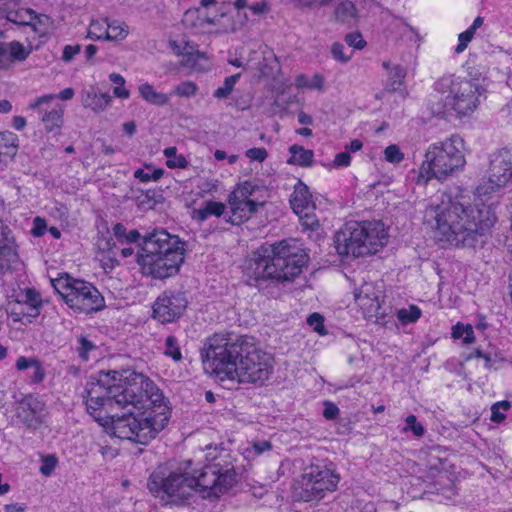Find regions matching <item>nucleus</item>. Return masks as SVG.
I'll list each match as a JSON object with an SVG mask.
<instances>
[{"instance_id": "obj_1", "label": "nucleus", "mask_w": 512, "mask_h": 512, "mask_svg": "<svg viewBox=\"0 0 512 512\" xmlns=\"http://www.w3.org/2000/svg\"><path fill=\"white\" fill-rule=\"evenodd\" d=\"M105 406L127 408L128 413L110 418L112 434L120 439L146 445L165 428L170 412L164 396L153 381L141 373L125 370L101 371L88 383L86 407L101 425L108 422Z\"/></svg>"}, {"instance_id": "obj_2", "label": "nucleus", "mask_w": 512, "mask_h": 512, "mask_svg": "<svg viewBox=\"0 0 512 512\" xmlns=\"http://www.w3.org/2000/svg\"><path fill=\"white\" fill-rule=\"evenodd\" d=\"M424 221L437 241L456 247H476L485 242L496 217L486 205H471L441 193L426 207Z\"/></svg>"}, {"instance_id": "obj_3", "label": "nucleus", "mask_w": 512, "mask_h": 512, "mask_svg": "<svg viewBox=\"0 0 512 512\" xmlns=\"http://www.w3.org/2000/svg\"><path fill=\"white\" fill-rule=\"evenodd\" d=\"M273 364V356L250 337L229 342L216 334L205 343L204 369L221 381L227 379L261 386L270 378Z\"/></svg>"}, {"instance_id": "obj_4", "label": "nucleus", "mask_w": 512, "mask_h": 512, "mask_svg": "<svg viewBox=\"0 0 512 512\" xmlns=\"http://www.w3.org/2000/svg\"><path fill=\"white\" fill-rule=\"evenodd\" d=\"M307 262V254L296 240H283L262 246L245 262L244 272L250 280L292 281Z\"/></svg>"}, {"instance_id": "obj_5", "label": "nucleus", "mask_w": 512, "mask_h": 512, "mask_svg": "<svg viewBox=\"0 0 512 512\" xmlns=\"http://www.w3.org/2000/svg\"><path fill=\"white\" fill-rule=\"evenodd\" d=\"M184 243L178 236L156 230L143 238L137 262L144 275L164 279L175 275L184 261Z\"/></svg>"}, {"instance_id": "obj_6", "label": "nucleus", "mask_w": 512, "mask_h": 512, "mask_svg": "<svg viewBox=\"0 0 512 512\" xmlns=\"http://www.w3.org/2000/svg\"><path fill=\"white\" fill-rule=\"evenodd\" d=\"M463 149L464 141L458 135L431 144L419 169L418 184L426 185L432 178L444 181L461 171L466 164Z\"/></svg>"}, {"instance_id": "obj_7", "label": "nucleus", "mask_w": 512, "mask_h": 512, "mask_svg": "<svg viewBox=\"0 0 512 512\" xmlns=\"http://www.w3.org/2000/svg\"><path fill=\"white\" fill-rule=\"evenodd\" d=\"M387 240V231L380 221L350 222L334 236L337 253L354 258L377 253Z\"/></svg>"}, {"instance_id": "obj_8", "label": "nucleus", "mask_w": 512, "mask_h": 512, "mask_svg": "<svg viewBox=\"0 0 512 512\" xmlns=\"http://www.w3.org/2000/svg\"><path fill=\"white\" fill-rule=\"evenodd\" d=\"M434 88L443 102V110L438 109L437 113L454 112L457 117L469 116L480 103L479 85L467 78L443 75L435 82Z\"/></svg>"}, {"instance_id": "obj_9", "label": "nucleus", "mask_w": 512, "mask_h": 512, "mask_svg": "<svg viewBox=\"0 0 512 512\" xmlns=\"http://www.w3.org/2000/svg\"><path fill=\"white\" fill-rule=\"evenodd\" d=\"M65 303L75 312L92 313L104 307V297L91 283L62 276L53 282Z\"/></svg>"}, {"instance_id": "obj_10", "label": "nucleus", "mask_w": 512, "mask_h": 512, "mask_svg": "<svg viewBox=\"0 0 512 512\" xmlns=\"http://www.w3.org/2000/svg\"><path fill=\"white\" fill-rule=\"evenodd\" d=\"M190 466L191 462L188 461L185 467H179L165 477L160 476L159 473L152 474L149 482L150 491L158 496L163 493L173 504H181L188 500L194 493L195 485L192 474L188 472Z\"/></svg>"}, {"instance_id": "obj_11", "label": "nucleus", "mask_w": 512, "mask_h": 512, "mask_svg": "<svg viewBox=\"0 0 512 512\" xmlns=\"http://www.w3.org/2000/svg\"><path fill=\"white\" fill-rule=\"evenodd\" d=\"M339 474L326 465H312L306 469L300 480L298 496L305 502L320 500L326 492L336 490Z\"/></svg>"}, {"instance_id": "obj_12", "label": "nucleus", "mask_w": 512, "mask_h": 512, "mask_svg": "<svg viewBox=\"0 0 512 512\" xmlns=\"http://www.w3.org/2000/svg\"><path fill=\"white\" fill-rule=\"evenodd\" d=\"M194 478V492H198L203 498L216 499L226 493L236 482L233 469L222 470L219 464H210L202 468Z\"/></svg>"}, {"instance_id": "obj_13", "label": "nucleus", "mask_w": 512, "mask_h": 512, "mask_svg": "<svg viewBox=\"0 0 512 512\" xmlns=\"http://www.w3.org/2000/svg\"><path fill=\"white\" fill-rule=\"evenodd\" d=\"M487 181L477 187L480 195L489 194L504 187L512 178V158L508 151L492 155L486 175Z\"/></svg>"}, {"instance_id": "obj_14", "label": "nucleus", "mask_w": 512, "mask_h": 512, "mask_svg": "<svg viewBox=\"0 0 512 512\" xmlns=\"http://www.w3.org/2000/svg\"><path fill=\"white\" fill-rule=\"evenodd\" d=\"M55 94H47L36 98L29 104V108L38 111L46 132L58 135L64 123V106L52 102Z\"/></svg>"}, {"instance_id": "obj_15", "label": "nucleus", "mask_w": 512, "mask_h": 512, "mask_svg": "<svg viewBox=\"0 0 512 512\" xmlns=\"http://www.w3.org/2000/svg\"><path fill=\"white\" fill-rule=\"evenodd\" d=\"M188 301L182 292H163L153 305V315L162 323L179 318L187 307Z\"/></svg>"}, {"instance_id": "obj_16", "label": "nucleus", "mask_w": 512, "mask_h": 512, "mask_svg": "<svg viewBox=\"0 0 512 512\" xmlns=\"http://www.w3.org/2000/svg\"><path fill=\"white\" fill-rule=\"evenodd\" d=\"M354 298L365 317H378L381 309L382 289L372 282H365L354 291Z\"/></svg>"}, {"instance_id": "obj_17", "label": "nucleus", "mask_w": 512, "mask_h": 512, "mask_svg": "<svg viewBox=\"0 0 512 512\" xmlns=\"http://www.w3.org/2000/svg\"><path fill=\"white\" fill-rule=\"evenodd\" d=\"M44 404L33 395L25 396L18 404L17 418L29 428H37L41 422Z\"/></svg>"}, {"instance_id": "obj_18", "label": "nucleus", "mask_w": 512, "mask_h": 512, "mask_svg": "<svg viewBox=\"0 0 512 512\" xmlns=\"http://www.w3.org/2000/svg\"><path fill=\"white\" fill-rule=\"evenodd\" d=\"M18 259L17 245L10 228L0 219V270Z\"/></svg>"}, {"instance_id": "obj_19", "label": "nucleus", "mask_w": 512, "mask_h": 512, "mask_svg": "<svg viewBox=\"0 0 512 512\" xmlns=\"http://www.w3.org/2000/svg\"><path fill=\"white\" fill-rule=\"evenodd\" d=\"M228 203L231 216L227 221L233 225H239L242 222L248 220L251 215L257 211V208L263 205V203H258L251 199H236L234 196L230 195L228 198Z\"/></svg>"}, {"instance_id": "obj_20", "label": "nucleus", "mask_w": 512, "mask_h": 512, "mask_svg": "<svg viewBox=\"0 0 512 512\" xmlns=\"http://www.w3.org/2000/svg\"><path fill=\"white\" fill-rule=\"evenodd\" d=\"M30 51L18 41L0 43V69H8L14 62H22Z\"/></svg>"}, {"instance_id": "obj_21", "label": "nucleus", "mask_w": 512, "mask_h": 512, "mask_svg": "<svg viewBox=\"0 0 512 512\" xmlns=\"http://www.w3.org/2000/svg\"><path fill=\"white\" fill-rule=\"evenodd\" d=\"M19 304L26 306L20 312H14L15 315H23V317L36 318L40 314V308L43 304L38 291L33 288L25 289L20 295Z\"/></svg>"}, {"instance_id": "obj_22", "label": "nucleus", "mask_w": 512, "mask_h": 512, "mask_svg": "<svg viewBox=\"0 0 512 512\" xmlns=\"http://www.w3.org/2000/svg\"><path fill=\"white\" fill-rule=\"evenodd\" d=\"M182 22L195 33H206L209 26L216 24L214 18L203 15L199 8L188 9L184 13Z\"/></svg>"}, {"instance_id": "obj_23", "label": "nucleus", "mask_w": 512, "mask_h": 512, "mask_svg": "<svg viewBox=\"0 0 512 512\" xmlns=\"http://www.w3.org/2000/svg\"><path fill=\"white\" fill-rule=\"evenodd\" d=\"M290 204L296 214H301L307 209H315V204L312 201V195L308 187L302 181H298L295 185L290 198Z\"/></svg>"}, {"instance_id": "obj_24", "label": "nucleus", "mask_w": 512, "mask_h": 512, "mask_svg": "<svg viewBox=\"0 0 512 512\" xmlns=\"http://www.w3.org/2000/svg\"><path fill=\"white\" fill-rule=\"evenodd\" d=\"M111 101L112 97L108 93L98 94L94 89L82 94L83 106L91 108L94 112H101L105 110Z\"/></svg>"}, {"instance_id": "obj_25", "label": "nucleus", "mask_w": 512, "mask_h": 512, "mask_svg": "<svg viewBox=\"0 0 512 512\" xmlns=\"http://www.w3.org/2000/svg\"><path fill=\"white\" fill-rule=\"evenodd\" d=\"M225 211V205L222 202L206 201L203 205L192 211V218L199 222H203L210 216L220 217Z\"/></svg>"}, {"instance_id": "obj_26", "label": "nucleus", "mask_w": 512, "mask_h": 512, "mask_svg": "<svg viewBox=\"0 0 512 512\" xmlns=\"http://www.w3.org/2000/svg\"><path fill=\"white\" fill-rule=\"evenodd\" d=\"M19 148L18 136L11 131L0 132V157L4 156L13 160Z\"/></svg>"}, {"instance_id": "obj_27", "label": "nucleus", "mask_w": 512, "mask_h": 512, "mask_svg": "<svg viewBox=\"0 0 512 512\" xmlns=\"http://www.w3.org/2000/svg\"><path fill=\"white\" fill-rule=\"evenodd\" d=\"M291 157L288 159L289 164L301 167H309L313 163L314 153L312 150L305 149L303 146L294 144L289 148Z\"/></svg>"}, {"instance_id": "obj_28", "label": "nucleus", "mask_w": 512, "mask_h": 512, "mask_svg": "<svg viewBox=\"0 0 512 512\" xmlns=\"http://www.w3.org/2000/svg\"><path fill=\"white\" fill-rule=\"evenodd\" d=\"M382 67L388 72V80L391 90H396L402 85L406 77V69L399 64H394L389 60L382 62Z\"/></svg>"}, {"instance_id": "obj_29", "label": "nucleus", "mask_w": 512, "mask_h": 512, "mask_svg": "<svg viewBox=\"0 0 512 512\" xmlns=\"http://www.w3.org/2000/svg\"><path fill=\"white\" fill-rule=\"evenodd\" d=\"M138 91L141 97L152 105L163 106L169 101L167 94L157 92L154 87L148 83L141 84L138 87Z\"/></svg>"}, {"instance_id": "obj_30", "label": "nucleus", "mask_w": 512, "mask_h": 512, "mask_svg": "<svg viewBox=\"0 0 512 512\" xmlns=\"http://www.w3.org/2000/svg\"><path fill=\"white\" fill-rule=\"evenodd\" d=\"M335 18L342 23H350L357 18V9L353 2H340L334 11Z\"/></svg>"}, {"instance_id": "obj_31", "label": "nucleus", "mask_w": 512, "mask_h": 512, "mask_svg": "<svg viewBox=\"0 0 512 512\" xmlns=\"http://www.w3.org/2000/svg\"><path fill=\"white\" fill-rule=\"evenodd\" d=\"M109 28L106 34V40L108 41H122L129 34V27L126 23L108 19Z\"/></svg>"}, {"instance_id": "obj_32", "label": "nucleus", "mask_w": 512, "mask_h": 512, "mask_svg": "<svg viewBox=\"0 0 512 512\" xmlns=\"http://www.w3.org/2000/svg\"><path fill=\"white\" fill-rule=\"evenodd\" d=\"M108 28L107 18L92 20L88 28V37L93 40H106Z\"/></svg>"}, {"instance_id": "obj_33", "label": "nucleus", "mask_w": 512, "mask_h": 512, "mask_svg": "<svg viewBox=\"0 0 512 512\" xmlns=\"http://www.w3.org/2000/svg\"><path fill=\"white\" fill-rule=\"evenodd\" d=\"M15 367L18 371H24L27 369L35 370V379L39 380L42 375V365L36 358H27L21 356L17 359Z\"/></svg>"}, {"instance_id": "obj_34", "label": "nucleus", "mask_w": 512, "mask_h": 512, "mask_svg": "<svg viewBox=\"0 0 512 512\" xmlns=\"http://www.w3.org/2000/svg\"><path fill=\"white\" fill-rule=\"evenodd\" d=\"M397 319L404 325L416 322L421 317V309L416 305L399 309L396 313Z\"/></svg>"}, {"instance_id": "obj_35", "label": "nucleus", "mask_w": 512, "mask_h": 512, "mask_svg": "<svg viewBox=\"0 0 512 512\" xmlns=\"http://www.w3.org/2000/svg\"><path fill=\"white\" fill-rule=\"evenodd\" d=\"M240 76H241V74L237 73V74L231 75L229 77H226L223 85L214 91L213 96L216 99L228 98L229 95L232 93L234 86L237 83V81L239 80Z\"/></svg>"}, {"instance_id": "obj_36", "label": "nucleus", "mask_w": 512, "mask_h": 512, "mask_svg": "<svg viewBox=\"0 0 512 512\" xmlns=\"http://www.w3.org/2000/svg\"><path fill=\"white\" fill-rule=\"evenodd\" d=\"M452 336L455 339L462 338L465 344H472L475 341L473 327L469 324L457 323L452 328Z\"/></svg>"}, {"instance_id": "obj_37", "label": "nucleus", "mask_w": 512, "mask_h": 512, "mask_svg": "<svg viewBox=\"0 0 512 512\" xmlns=\"http://www.w3.org/2000/svg\"><path fill=\"white\" fill-rule=\"evenodd\" d=\"M176 152V147H167L164 149L163 153L167 158V166L169 168H186L188 161L183 155H177Z\"/></svg>"}, {"instance_id": "obj_38", "label": "nucleus", "mask_w": 512, "mask_h": 512, "mask_svg": "<svg viewBox=\"0 0 512 512\" xmlns=\"http://www.w3.org/2000/svg\"><path fill=\"white\" fill-rule=\"evenodd\" d=\"M315 209H307L304 210L301 214H297L299 216L301 225L306 230L314 231L319 227V220L314 213Z\"/></svg>"}, {"instance_id": "obj_39", "label": "nucleus", "mask_w": 512, "mask_h": 512, "mask_svg": "<svg viewBox=\"0 0 512 512\" xmlns=\"http://www.w3.org/2000/svg\"><path fill=\"white\" fill-rule=\"evenodd\" d=\"M331 54L336 61L347 63L351 59L353 51L346 49L342 43L335 42L331 46Z\"/></svg>"}, {"instance_id": "obj_40", "label": "nucleus", "mask_w": 512, "mask_h": 512, "mask_svg": "<svg viewBox=\"0 0 512 512\" xmlns=\"http://www.w3.org/2000/svg\"><path fill=\"white\" fill-rule=\"evenodd\" d=\"M511 407L509 401H500L492 405L491 407V421L499 423L505 419V412Z\"/></svg>"}, {"instance_id": "obj_41", "label": "nucleus", "mask_w": 512, "mask_h": 512, "mask_svg": "<svg viewBox=\"0 0 512 512\" xmlns=\"http://www.w3.org/2000/svg\"><path fill=\"white\" fill-rule=\"evenodd\" d=\"M198 91L197 85L192 81H184L175 86L173 93L179 97H192Z\"/></svg>"}, {"instance_id": "obj_42", "label": "nucleus", "mask_w": 512, "mask_h": 512, "mask_svg": "<svg viewBox=\"0 0 512 512\" xmlns=\"http://www.w3.org/2000/svg\"><path fill=\"white\" fill-rule=\"evenodd\" d=\"M165 355L172 357L173 360L179 361L182 358L177 339L173 335H169L165 340Z\"/></svg>"}, {"instance_id": "obj_43", "label": "nucleus", "mask_w": 512, "mask_h": 512, "mask_svg": "<svg viewBox=\"0 0 512 512\" xmlns=\"http://www.w3.org/2000/svg\"><path fill=\"white\" fill-rule=\"evenodd\" d=\"M255 191V186L250 182H244L238 185L230 194V196H234V198L239 199H250V196Z\"/></svg>"}, {"instance_id": "obj_44", "label": "nucleus", "mask_w": 512, "mask_h": 512, "mask_svg": "<svg viewBox=\"0 0 512 512\" xmlns=\"http://www.w3.org/2000/svg\"><path fill=\"white\" fill-rule=\"evenodd\" d=\"M405 422L406 426L403 428V432L412 431V433L417 437H421L424 435V427L421 423L417 421L415 415L407 416Z\"/></svg>"}, {"instance_id": "obj_45", "label": "nucleus", "mask_w": 512, "mask_h": 512, "mask_svg": "<svg viewBox=\"0 0 512 512\" xmlns=\"http://www.w3.org/2000/svg\"><path fill=\"white\" fill-rule=\"evenodd\" d=\"M384 156L386 161L393 164H398L404 159V154L401 152L400 148L395 144L386 147V149L384 150Z\"/></svg>"}, {"instance_id": "obj_46", "label": "nucleus", "mask_w": 512, "mask_h": 512, "mask_svg": "<svg viewBox=\"0 0 512 512\" xmlns=\"http://www.w3.org/2000/svg\"><path fill=\"white\" fill-rule=\"evenodd\" d=\"M345 42L353 48L363 49L366 46V41L363 39L359 32L348 33L345 36Z\"/></svg>"}, {"instance_id": "obj_47", "label": "nucleus", "mask_w": 512, "mask_h": 512, "mask_svg": "<svg viewBox=\"0 0 512 512\" xmlns=\"http://www.w3.org/2000/svg\"><path fill=\"white\" fill-rule=\"evenodd\" d=\"M271 448H272L271 442L264 440V441L253 442L251 448H248L246 450V452L248 453V455L254 454L255 456H259L262 453H264L265 451L271 450Z\"/></svg>"}, {"instance_id": "obj_48", "label": "nucleus", "mask_w": 512, "mask_h": 512, "mask_svg": "<svg viewBox=\"0 0 512 512\" xmlns=\"http://www.w3.org/2000/svg\"><path fill=\"white\" fill-rule=\"evenodd\" d=\"M56 464H57V460L53 455L45 456L42 459V465L40 466V472L44 476H49L55 469Z\"/></svg>"}, {"instance_id": "obj_49", "label": "nucleus", "mask_w": 512, "mask_h": 512, "mask_svg": "<svg viewBox=\"0 0 512 512\" xmlns=\"http://www.w3.org/2000/svg\"><path fill=\"white\" fill-rule=\"evenodd\" d=\"M246 156L252 161L263 162L267 158L268 152L264 147L251 148L246 151Z\"/></svg>"}, {"instance_id": "obj_50", "label": "nucleus", "mask_w": 512, "mask_h": 512, "mask_svg": "<svg viewBox=\"0 0 512 512\" xmlns=\"http://www.w3.org/2000/svg\"><path fill=\"white\" fill-rule=\"evenodd\" d=\"M323 321L324 319L319 313H313L307 319V323L310 326H312L316 332L320 334L324 333Z\"/></svg>"}, {"instance_id": "obj_51", "label": "nucleus", "mask_w": 512, "mask_h": 512, "mask_svg": "<svg viewBox=\"0 0 512 512\" xmlns=\"http://www.w3.org/2000/svg\"><path fill=\"white\" fill-rule=\"evenodd\" d=\"M81 46L80 45H66L63 49L62 60L65 62H70L74 58L75 55L80 53Z\"/></svg>"}, {"instance_id": "obj_52", "label": "nucleus", "mask_w": 512, "mask_h": 512, "mask_svg": "<svg viewBox=\"0 0 512 512\" xmlns=\"http://www.w3.org/2000/svg\"><path fill=\"white\" fill-rule=\"evenodd\" d=\"M473 39V37L470 36V32H462L458 36V45L455 48V52L457 54L462 53L468 46V43Z\"/></svg>"}, {"instance_id": "obj_53", "label": "nucleus", "mask_w": 512, "mask_h": 512, "mask_svg": "<svg viewBox=\"0 0 512 512\" xmlns=\"http://www.w3.org/2000/svg\"><path fill=\"white\" fill-rule=\"evenodd\" d=\"M338 414H339V408L334 403H331V402L325 403V407L323 410V416L327 420L335 419L338 416Z\"/></svg>"}, {"instance_id": "obj_54", "label": "nucleus", "mask_w": 512, "mask_h": 512, "mask_svg": "<svg viewBox=\"0 0 512 512\" xmlns=\"http://www.w3.org/2000/svg\"><path fill=\"white\" fill-rule=\"evenodd\" d=\"M45 231H46L45 220L40 217H36L34 219V226L32 228L31 233L35 237H40V236L44 235Z\"/></svg>"}, {"instance_id": "obj_55", "label": "nucleus", "mask_w": 512, "mask_h": 512, "mask_svg": "<svg viewBox=\"0 0 512 512\" xmlns=\"http://www.w3.org/2000/svg\"><path fill=\"white\" fill-rule=\"evenodd\" d=\"M351 162V156L349 152H341L336 154L334 158V165L337 167H347L350 165Z\"/></svg>"}, {"instance_id": "obj_56", "label": "nucleus", "mask_w": 512, "mask_h": 512, "mask_svg": "<svg viewBox=\"0 0 512 512\" xmlns=\"http://www.w3.org/2000/svg\"><path fill=\"white\" fill-rule=\"evenodd\" d=\"M248 8L254 15H261L267 13L269 10L267 3L264 1L249 5Z\"/></svg>"}, {"instance_id": "obj_57", "label": "nucleus", "mask_w": 512, "mask_h": 512, "mask_svg": "<svg viewBox=\"0 0 512 512\" xmlns=\"http://www.w3.org/2000/svg\"><path fill=\"white\" fill-rule=\"evenodd\" d=\"M113 234L118 239V241L124 242L126 240V236H127L126 227L121 223H117L113 227Z\"/></svg>"}, {"instance_id": "obj_58", "label": "nucleus", "mask_w": 512, "mask_h": 512, "mask_svg": "<svg viewBox=\"0 0 512 512\" xmlns=\"http://www.w3.org/2000/svg\"><path fill=\"white\" fill-rule=\"evenodd\" d=\"M310 89H318L321 90L323 88L324 84V78L323 76L319 74H315L311 80V82L308 83Z\"/></svg>"}, {"instance_id": "obj_59", "label": "nucleus", "mask_w": 512, "mask_h": 512, "mask_svg": "<svg viewBox=\"0 0 512 512\" xmlns=\"http://www.w3.org/2000/svg\"><path fill=\"white\" fill-rule=\"evenodd\" d=\"M113 93L116 97L121 99H127L130 96V92L124 86H116L113 89Z\"/></svg>"}, {"instance_id": "obj_60", "label": "nucleus", "mask_w": 512, "mask_h": 512, "mask_svg": "<svg viewBox=\"0 0 512 512\" xmlns=\"http://www.w3.org/2000/svg\"><path fill=\"white\" fill-rule=\"evenodd\" d=\"M26 126V119L22 116H14L13 117V127L18 130V131H21L25 128Z\"/></svg>"}, {"instance_id": "obj_61", "label": "nucleus", "mask_w": 512, "mask_h": 512, "mask_svg": "<svg viewBox=\"0 0 512 512\" xmlns=\"http://www.w3.org/2000/svg\"><path fill=\"white\" fill-rule=\"evenodd\" d=\"M80 342L82 344V351L80 352V356L84 359H87V352L92 349L93 345L91 342L86 340L85 338H81Z\"/></svg>"}, {"instance_id": "obj_62", "label": "nucleus", "mask_w": 512, "mask_h": 512, "mask_svg": "<svg viewBox=\"0 0 512 512\" xmlns=\"http://www.w3.org/2000/svg\"><path fill=\"white\" fill-rule=\"evenodd\" d=\"M134 177L139 179L140 181L142 182H148L151 180V176H150V173L148 172H145L144 170L142 169H137L135 172H134Z\"/></svg>"}, {"instance_id": "obj_63", "label": "nucleus", "mask_w": 512, "mask_h": 512, "mask_svg": "<svg viewBox=\"0 0 512 512\" xmlns=\"http://www.w3.org/2000/svg\"><path fill=\"white\" fill-rule=\"evenodd\" d=\"M74 96V90L72 88H66L62 90L58 95H56V98H59L61 100H70Z\"/></svg>"}, {"instance_id": "obj_64", "label": "nucleus", "mask_w": 512, "mask_h": 512, "mask_svg": "<svg viewBox=\"0 0 512 512\" xmlns=\"http://www.w3.org/2000/svg\"><path fill=\"white\" fill-rule=\"evenodd\" d=\"M123 130L129 136L134 135V133L136 132V124H135V122L134 121L125 122L123 124Z\"/></svg>"}]
</instances>
